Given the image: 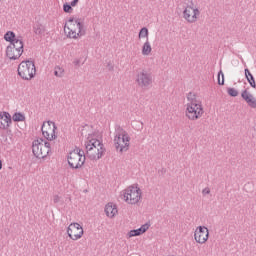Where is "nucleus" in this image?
<instances>
[{
    "label": "nucleus",
    "instance_id": "nucleus-1",
    "mask_svg": "<svg viewBox=\"0 0 256 256\" xmlns=\"http://www.w3.org/2000/svg\"><path fill=\"white\" fill-rule=\"evenodd\" d=\"M187 101L184 111L186 119H188V121H199V119L205 115L203 103L197 100L193 93L188 94Z\"/></svg>",
    "mask_w": 256,
    "mask_h": 256
},
{
    "label": "nucleus",
    "instance_id": "nucleus-2",
    "mask_svg": "<svg viewBox=\"0 0 256 256\" xmlns=\"http://www.w3.org/2000/svg\"><path fill=\"white\" fill-rule=\"evenodd\" d=\"M86 155L91 161H99L105 155V145L103 141L97 139L95 135L89 134L85 142Z\"/></svg>",
    "mask_w": 256,
    "mask_h": 256
},
{
    "label": "nucleus",
    "instance_id": "nucleus-3",
    "mask_svg": "<svg viewBox=\"0 0 256 256\" xmlns=\"http://www.w3.org/2000/svg\"><path fill=\"white\" fill-rule=\"evenodd\" d=\"M64 33L68 39H81L85 35V25L79 18L70 17L65 22Z\"/></svg>",
    "mask_w": 256,
    "mask_h": 256
},
{
    "label": "nucleus",
    "instance_id": "nucleus-4",
    "mask_svg": "<svg viewBox=\"0 0 256 256\" xmlns=\"http://www.w3.org/2000/svg\"><path fill=\"white\" fill-rule=\"evenodd\" d=\"M121 198L126 205H139L143 201V190L139 184H132L122 191Z\"/></svg>",
    "mask_w": 256,
    "mask_h": 256
},
{
    "label": "nucleus",
    "instance_id": "nucleus-5",
    "mask_svg": "<svg viewBox=\"0 0 256 256\" xmlns=\"http://www.w3.org/2000/svg\"><path fill=\"white\" fill-rule=\"evenodd\" d=\"M113 143L117 153H127V150L131 147V136L125 129L118 128Z\"/></svg>",
    "mask_w": 256,
    "mask_h": 256
},
{
    "label": "nucleus",
    "instance_id": "nucleus-6",
    "mask_svg": "<svg viewBox=\"0 0 256 256\" xmlns=\"http://www.w3.org/2000/svg\"><path fill=\"white\" fill-rule=\"evenodd\" d=\"M17 71L23 81H31V79H35V75H37V68L35 67V62L32 60L22 61L18 65Z\"/></svg>",
    "mask_w": 256,
    "mask_h": 256
},
{
    "label": "nucleus",
    "instance_id": "nucleus-7",
    "mask_svg": "<svg viewBox=\"0 0 256 256\" xmlns=\"http://www.w3.org/2000/svg\"><path fill=\"white\" fill-rule=\"evenodd\" d=\"M32 153L37 159H45L51 153V143L43 138H37L32 142Z\"/></svg>",
    "mask_w": 256,
    "mask_h": 256
},
{
    "label": "nucleus",
    "instance_id": "nucleus-8",
    "mask_svg": "<svg viewBox=\"0 0 256 256\" xmlns=\"http://www.w3.org/2000/svg\"><path fill=\"white\" fill-rule=\"evenodd\" d=\"M201 17V10L197 4L191 2L187 4L183 11V19L187 23H197Z\"/></svg>",
    "mask_w": 256,
    "mask_h": 256
},
{
    "label": "nucleus",
    "instance_id": "nucleus-9",
    "mask_svg": "<svg viewBox=\"0 0 256 256\" xmlns=\"http://www.w3.org/2000/svg\"><path fill=\"white\" fill-rule=\"evenodd\" d=\"M23 55V40H15L6 48V57L10 61H17Z\"/></svg>",
    "mask_w": 256,
    "mask_h": 256
},
{
    "label": "nucleus",
    "instance_id": "nucleus-10",
    "mask_svg": "<svg viewBox=\"0 0 256 256\" xmlns=\"http://www.w3.org/2000/svg\"><path fill=\"white\" fill-rule=\"evenodd\" d=\"M85 164V155L81 149L76 148L72 150L68 155V165L72 169H80Z\"/></svg>",
    "mask_w": 256,
    "mask_h": 256
},
{
    "label": "nucleus",
    "instance_id": "nucleus-11",
    "mask_svg": "<svg viewBox=\"0 0 256 256\" xmlns=\"http://www.w3.org/2000/svg\"><path fill=\"white\" fill-rule=\"evenodd\" d=\"M135 83L140 89L153 87V75L147 70H141L136 74Z\"/></svg>",
    "mask_w": 256,
    "mask_h": 256
},
{
    "label": "nucleus",
    "instance_id": "nucleus-12",
    "mask_svg": "<svg viewBox=\"0 0 256 256\" xmlns=\"http://www.w3.org/2000/svg\"><path fill=\"white\" fill-rule=\"evenodd\" d=\"M41 132L46 141H55L57 139V124L51 120L44 121L41 126Z\"/></svg>",
    "mask_w": 256,
    "mask_h": 256
},
{
    "label": "nucleus",
    "instance_id": "nucleus-13",
    "mask_svg": "<svg viewBox=\"0 0 256 256\" xmlns=\"http://www.w3.org/2000/svg\"><path fill=\"white\" fill-rule=\"evenodd\" d=\"M67 235L71 241H79V239H83L85 230L81 224L73 222L67 227Z\"/></svg>",
    "mask_w": 256,
    "mask_h": 256
},
{
    "label": "nucleus",
    "instance_id": "nucleus-14",
    "mask_svg": "<svg viewBox=\"0 0 256 256\" xmlns=\"http://www.w3.org/2000/svg\"><path fill=\"white\" fill-rule=\"evenodd\" d=\"M194 241L198 245H205L209 241V228L197 226L194 230Z\"/></svg>",
    "mask_w": 256,
    "mask_h": 256
},
{
    "label": "nucleus",
    "instance_id": "nucleus-15",
    "mask_svg": "<svg viewBox=\"0 0 256 256\" xmlns=\"http://www.w3.org/2000/svg\"><path fill=\"white\" fill-rule=\"evenodd\" d=\"M104 213L108 219H115V217L119 215V208L117 207V204L108 202L104 206Z\"/></svg>",
    "mask_w": 256,
    "mask_h": 256
},
{
    "label": "nucleus",
    "instance_id": "nucleus-16",
    "mask_svg": "<svg viewBox=\"0 0 256 256\" xmlns=\"http://www.w3.org/2000/svg\"><path fill=\"white\" fill-rule=\"evenodd\" d=\"M149 227L151 225L149 224H143L140 228L135 229V230H130L127 234L126 237L127 239H131L133 237H139L140 235H143V233H147L149 231Z\"/></svg>",
    "mask_w": 256,
    "mask_h": 256
},
{
    "label": "nucleus",
    "instance_id": "nucleus-17",
    "mask_svg": "<svg viewBox=\"0 0 256 256\" xmlns=\"http://www.w3.org/2000/svg\"><path fill=\"white\" fill-rule=\"evenodd\" d=\"M8 127H11V114L0 113V129H7Z\"/></svg>",
    "mask_w": 256,
    "mask_h": 256
},
{
    "label": "nucleus",
    "instance_id": "nucleus-18",
    "mask_svg": "<svg viewBox=\"0 0 256 256\" xmlns=\"http://www.w3.org/2000/svg\"><path fill=\"white\" fill-rule=\"evenodd\" d=\"M242 99L246 101V103L251 107L252 109H256V99L253 97V94L249 93V91L245 90L241 94Z\"/></svg>",
    "mask_w": 256,
    "mask_h": 256
},
{
    "label": "nucleus",
    "instance_id": "nucleus-19",
    "mask_svg": "<svg viewBox=\"0 0 256 256\" xmlns=\"http://www.w3.org/2000/svg\"><path fill=\"white\" fill-rule=\"evenodd\" d=\"M152 53L153 46H151V42L147 40L141 45V55H143V57H150Z\"/></svg>",
    "mask_w": 256,
    "mask_h": 256
},
{
    "label": "nucleus",
    "instance_id": "nucleus-20",
    "mask_svg": "<svg viewBox=\"0 0 256 256\" xmlns=\"http://www.w3.org/2000/svg\"><path fill=\"white\" fill-rule=\"evenodd\" d=\"M138 40L139 41H149V29H147V27H143L140 29L139 33H138Z\"/></svg>",
    "mask_w": 256,
    "mask_h": 256
},
{
    "label": "nucleus",
    "instance_id": "nucleus-21",
    "mask_svg": "<svg viewBox=\"0 0 256 256\" xmlns=\"http://www.w3.org/2000/svg\"><path fill=\"white\" fill-rule=\"evenodd\" d=\"M5 41H8L9 43H15V41H21V38H16L15 33L9 31L4 35Z\"/></svg>",
    "mask_w": 256,
    "mask_h": 256
},
{
    "label": "nucleus",
    "instance_id": "nucleus-22",
    "mask_svg": "<svg viewBox=\"0 0 256 256\" xmlns=\"http://www.w3.org/2000/svg\"><path fill=\"white\" fill-rule=\"evenodd\" d=\"M245 77H246L248 83H250L251 87H253L255 89V87H256L255 78L253 77V74H251L249 69H247V68L245 69Z\"/></svg>",
    "mask_w": 256,
    "mask_h": 256
},
{
    "label": "nucleus",
    "instance_id": "nucleus-23",
    "mask_svg": "<svg viewBox=\"0 0 256 256\" xmlns=\"http://www.w3.org/2000/svg\"><path fill=\"white\" fill-rule=\"evenodd\" d=\"M12 120L15 121V122L25 121V114H23L21 112H16L12 116Z\"/></svg>",
    "mask_w": 256,
    "mask_h": 256
},
{
    "label": "nucleus",
    "instance_id": "nucleus-24",
    "mask_svg": "<svg viewBox=\"0 0 256 256\" xmlns=\"http://www.w3.org/2000/svg\"><path fill=\"white\" fill-rule=\"evenodd\" d=\"M54 75L55 77H63L65 75V69L60 66H56L54 68Z\"/></svg>",
    "mask_w": 256,
    "mask_h": 256
},
{
    "label": "nucleus",
    "instance_id": "nucleus-25",
    "mask_svg": "<svg viewBox=\"0 0 256 256\" xmlns=\"http://www.w3.org/2000/svg\"><path fill=\"white\" fill-rule=\"evenodd\" d=\"M218 85H225V74L221 70L218 73Z\"/></svg>",
    "mask_w": 256,
    "mask_h": 256
},
{
    "label": "nucleus",
    "instance_id": "nucleus-26",
    "mask_svg": "<svg viewBox=\"0 0 256 256\" xmlns=\"http://www.w3.org/2000/svg\"><path fill=\"white\" fill-rule=\"evenodd\" d=\"M63 11L64 13H73V6L71 4L65 3L63 5Z\"/></svg>",
    "mask_w": 256,
    "mask_h": 256
},
{
    "label": "nucleus",
    "instance_id": "nucleus-27",
    "mask_svg": "<svg viewBox=\"0 0 256 256\" xmlns=\"http://www.w3.org/2000/svg\"><path fill=\"white\" fill-rule=\"evenodd\" d=\"M227 92L230 97H237L239 95V92L235 88H228Z\"/></svg>",
    "mask_w": 256,
    "mask_h": 256
},
{
    "label": "nucleus",
    "instance_id": "nucleus-28",
    "mask_svg": "<svg viewBox=\"0 0 256 256\" xmlns=\"http://www.w3.org/2000/svg\"><path fill=\"white\" fill-rule=\"evenodd\" d=\"M211 193V189L209 187H206L202 190V195H209Z\"/></svg>",
    "mask_w": 256,
    "mask_h": 256
},
{
    "label": "nucleus",
    "instance_id": "nucleus-29",
    "mask_svg": "<svg viewBox=\"0 0 256 256\" xmlns=\"http://www.w3.org/2000/svg\"><path fill=\"white\" fill-rule=\"evenodd\" d=\"M77 3H79V0H73V1L71 2V6H72V7H77Z\"/></svg>",
    "mask_w": 256,
    "mask_h": 256
},
{
    "label": "nucleus",
    "instance_id": "nucleus-30",
    "mask_svg": "<svg viewBox=\"0 0 256 256\" xmlns=\"http://www.w3.org/2000/svg\"><path fill=\"white\" fill-rule=\"evenodd\" d=\"M3 170V159H0V171Z\"/></svg>",
    "mask_w": 256,
    "mask_h": 256
}]
</instances>
